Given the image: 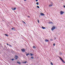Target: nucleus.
Segmentation results:
<instances>
[{
  "instance_id": "1",
  "label": "nucleus",
  "mask_w": 65,
  "mask_h": 65,
  "mask_svg": "<svg viewBox=\"0 0 65 65\" xmlns=\"http://www.w3.org/2000/svg\"><path fill=\"white\" fill-rule=\"evenodd\" d=\"M21 51L23 52H25V51H26V50L24 48H23L22 49H21Z\"/></svg>"
},
{
  "instance_id": "2",
  "label": "nucleus",
  "mask_w": 65,
  "mask_h": 65,
  "mask_svg": "<svg viewBox=\"0 0 65 65\" xmlns=\"http://www.w3.org/2000/svg\"><path fill=\"white\" fill-rule=\"evenodd\" d=\"M64 13V12L63 11H61L60 12V14H61V15L63 14Z\"/></svg>"
},
{
  "instance_id": "3",
  "label": "nucleus",
  "mask_w": 65,
  "mask_h": 65,
  "mask_svg": "<svg viewBox=\"0 0 65 65\" xmlns=\"http://www.w3.org/2000/svg\"><path fill=\"white\" fill-rule=\"evenodd\" d=\"M56 28L55 27H53L51 28L52 31H53L54 29H55Z\"/></svg>"
},
{
  "instance_id": "4",
  "label": "nucleus",
  "mask_w": 65,
  "mask_h": 65,
  "mask_svg": "<svg viewBox=\"0 0 65 65\" xmlns=\"http://www.w3.org/2000/svg\"><path fill=\"white\" fill-rule=\"evenodd\" d=\"M40 15H43V16H44L45 15L44 14H43L42 13H40Z\"/></svg>"
},
{
  "instance_id": "5",
  "label": "nucleus",
  "mask_w": 65,
  "mask_h": 65,
  "mask_svg": "<svg viewBox=\"0 0 65 65\" xmlns=\"http://www.w3.org/2000/svg\"><path fill=\"white\" fill-rule=\"evenodd\" d=\"M45 41L46 42H48L49 41L48 40H47V39H45Z\"/></svg>"
},
{
  "instance_id": "6",
  "label": "nucleus",
  "mask_w": 65,
  "mask_h": 65,
  "mask_svg": "<svg viewBox=\"0 0 65 65\" xmlns=\"http://www.w3.org/2000/svg\"><path fill=\"white\" fill-rule=\"evenodd\" d=\"M53 4H51L49 5V7H51V6H53Z\"/></svg>"
},
{
  "instance_id": "7",
  "label": "nucleus",
  "mask_w": 65,
  "mask_h": 65,
  "mask_svg": "<svg viewBox=\"0 0 65 65\" xmlns=\"http://www.w3.org/2000/svg\"><path fill=\"white\" fill-rule=\"evenodd\" d=\"M42 29H44L45 28V27H43V26H42Z\"/></svg>"
},
{
  "instance_id": "8",
  "label": "nucleus",
  "mask_w": 65,
  "mask_h": 65,
  "mask_svg": "<svg viewBox=\"0 0 65 65\" xmlns=\"http://www.w3.org/2000/svg\"><path fill=\"white\" fill-rule=\"evenodd\" d=\"M28 55H30V54H29V53H27L26 54V56H28Z\"/></svg>"
},
{
  "instance_id": "9",
  "label": "nucleus",
  "mask_w": 65,
  "mask_h": 65,
  "mask_svg": "<svg viewBox=\"0 0 65 65\" xmlns=\"http://www.w3.org/2000/svg\"><path fill=\"white\" fill-rule=\"evenodd\" d=\"M49 24H52L53 22H49Z\"/></svg>"
},
{
  "instance_id": "10",
  "label": "nucleus",
  "mask_w": 65,
  "mask_h": 65,
  "mask_svg": "<svg viewBox=\"0 0 65 65\" xmlns=\"http://www.w3.org/2000/svg\"><path fill=\"white\" fill-rule=\"evenodd\" d=\"M17 63H18V64H21V63L19 62V61H17Z\"/></svg>"
},
{
  "instance_id": "11",
  "label": "nucleus",
  "mask_w": 65,
  "mask_h": 65,
  "mask_svg": "<svg viewBox=\"0 0 65 65\" xmlns=\"http://www.w3.org/2000/svg\"><path fill=\"white\" fill-rule=\"evenodd\" d=\"M16 8L15 7L14 8H13V10H15V9H16Z\"/></svg>"
},
{
  "instance_id": "12",
  "label": "nucleus",
  "mask_w": 65,
  "mask_h": 65,
  "mask_svg": "<svg viewBox=\"0 0 65 65\" xmlns=\"http://www.w3.org/2000/svg\"><path fill=\"white\" fill-rule=\"evenodd\" d=\"M36 4L37 5H39V3H38V2H37Z\"/></svg>"
},
{
  "instance_id": "13",
  "label": "nucleus",
  "mask_w": 65,
  "mask_h": 65,
  "mask_svg": "<svg viewBox=\"0 0 65 65\" xmlns=\"http://www.w3.org/2000/svg\"><path fill=\"white\" fill-rule=\"evenodd\" d=\"M58 57H59V58L61 60L62 59L60 57H59V56H58Z\"/></svg>"
},
{
  "instance_id": "14",
  "label": "nucleus",
  "mask_w": 65,
  "mask_h": 65,
  "mask_svg": "<svg viewBox=\"0 0 65 65\" xmlns=\"http://www.w3.org/2000/svg\"><path fill=\"white\" fill-rule=\"evenodd\" d=\"M61 61H62V62H63V63H65V62H64V61H63V59H62L61 60Z\"/></svg>"
},
{
  "instance_id": "15",
  "label": "nucleus",
  "mask_w": 65,
  "mask_h": 65,
  "mask_svg": "<svg viewBox=\"0 0 65 65\" xmlns=\"http://www.w3.org/2000/svg\"><path fill=\"white\" fill-rule=\"evenodd\" d=\"M5 36H8V35L7 34H5Z\"/></svg>"
},
{
  "instance_id": "16",
  "label": "nucleus",
  "mask_w": 65,
  "mask_h": 65,
  "mask_svg": "<svg viewBox=\"0 0 65 65\" xmlns=\"http://www.w3.org/2000/svg\"><path fill=\"white\" fill-rule=\"evenodd\" d=\"M37 8H39V7L38 6H37Z\"/></svg>"
},
{
  "instance_id": "17",
  "label": "nucleus",
  "mask_w": 65,
  "mask_h": 65,
  "mask_svg": "<svg viewBox=\"0 0 65 65\" xmlns=\"http://www.w3.org/2000/svg\"><path fill=\"white\" fill-rule=\"evenodd\" d=\"M33 47L34 48H36V47H35V46H34Z\"/></svg>"
},
{
  "instance_id": "18",
  "label": "nucleus",
  "mask_w": 65,
  "mask_h": 65,
  "mask_svg": "<svg viewBox=\"0 0 65 65\" xmlns=\"http://www.w3.org/2000/svg\"><path fill=\"white\" fill-rule=\"evenodd\" d=\"M30 55L31 56H33V54H30Z\"/></svg>"
},
{
  "instance_id": "19",
  "label": "nucleus",
  "mask_w": 65,
  "mask_h": 65,
  "mask_svg": "<svg viewBox=\"0 0 65 65\" xmlns=\"http://www.w3.org/2000/svg\"><path fill=\"white\" fill-rule=\"evenodd\" d=\"M22 22H23L24 24H26V23H25V22L23 21H22Z\"/></svg>"
},
{
  "instance_id": "20",
  "label": "nucleus",
  "mask_w": 65,
  "mask_h": 65,
  "mask_svg": "<svg viewBox=\"0 0 65 65\" xmlns=\"http://www.w3.org/2000/svg\"><path fill=\"white\" fill-rule=\"evenodd\" d=\"M31 59H34V57L32 56L31 57Z\"/></svg>"
},
{
  "instance_id": "21",
  "label": "nucleus",
  "mask_w": 65,
  "mask_h": 65,
  "mask_svg": "<svg viewBox=\"0 0 65 65\" xmlns=\"http://www.w3.org/2000/svg\"><path fill=\"white\" fill-rule=\"evenodd\" d=\"M51 65H53V63L51 62Z\"/></svg>"
},
{
  "instance_id": "22",
  "label": "nucleus",
  "mask_w": 65,
  "mask_h": 65,
  "mask_svg": "<svg viewBox=\"0 0 65 65\" xmlns=\"http://www.w3.org/2000/svg\"><path fill=\"white\" fill-rule=\"evenodd\" d=\"M38 22L39 23V20L38 19Z\"/></svg>"
},
{
  "instance_id": "23",
  "label": "nucleus",
  "mask_w": 65,
  "mask_h": 65,
  "mask_svg": "<svg viewBox=\"0 0 65 65\" xmlns=\"http://www.w3.org/2000/svg\"><path fill=\"white\" fill-rule=\"evenodd\" d=\"M27 62L26 61H25L24 62V63L25 64H26V63H27Z\"/></svg>"
},
{
  "instance_id": "24",
  "label": "nucleus",
  "mask_w": 65,
  "mask_h": 65,
  "mask_svg": "<svg viewBox=\"0 0 65 65\" xmlns=\"http://www.w3.org/2000/svg\"><path fill=\"white\" fill-rule=\"evenodd\" d=\"M16 58H18V56H15Z\"/></svg>"
},
{
  "instance_id": "25",
  "label": "nucleus",
  "mask_w": 65,
  "mask_h": 65,
  "mask_svg": "<svg viewBox=\"0 0 65 65\" xmlns=\"http://www.w3.org/2000/svg\"><path fill=\"white\" fill-rule=\"evenodd\" d=\"M53 45L54 46H55V43H54Z\"/></svg>"
},
{
  "instance_id": "26",
  "label": "nucleus",
  "mask_w": 65,
  "mask_h": 65,
  "mask_svg": "<svg viewBox=\"0 0 65 65\" xmlns=\"http://www.w3.org/2000/svg\"><path fill=\"white\" fill-rule=\"evenodd\" d=\"M12 61H13V60H14V59L12 58Z\"/></svg>"
},
{
  "instance_id": "27",
  "label": "nucleus",
  "mask_w": 65,
  "mask_h": 65,
  "mask_svg": "<svg viewBox=\"0 0 65 65\" xmlns=\"http://www.w3.org/2000/svg\"><path fill=\"white\" fill-rule=\"evenodd\" d=\"M12 10H13V8H12Z\"/></svg>"
},
{
  "instance_id": "28",
  "label": "nucleus",
  "mask_w": 65,
  "mask_h": 65,
  "mask_svg": "<svg viewBox=\"0 0 65 65\" xmlns=\"http://www.w3.org/2000/svg\"><path fill=\"white\" fill-rule=\"evenodd\" d=\"M51 41H53V39H51L50 40Z\"/></svg>"
},
{
  "instance_id": "29",
  "label": "nucleus",
  "mask_w": 65,
  "mask_h": 65,
  "mask_svg": "<svg viewBox=\"0 0 65 65\" xmlns=\"http://www.w3.org/2000/svg\"><path fill=\"white\" fill-rule=\"evenodd\" d=\"M9 46H10L11 47H12V46H11L10 44H9Z\"/></svg>"
},
{
  "instance_id": "30",
  "label": "nucleus",
  "mask_w": 65,
  "mask_h": 65,
  "mask_svg": "<svg viewBox=\"0 0 65 65\" xmlns=\"http://www.w3.org/2000/svg\"><path fill=\"white\" fill-rule=\"evenodd\" d=\"M59 54H60V55H61L62 54V53H60Z\"/></svg>"
},
{
  "instance_id": "31",
  "label": "nucleus",
  "mask_w": 65,
  "mask_h": 65,
  "mask_svg": "<svg viewBox=\"0 0 65 65\" xmlns=\"http://www.w3.org/2000/svg\"><path fill=\"white\" fill-rule=\"evenodd\" d=\"M14 29V28H12V30H13Z\"/></svg>"
},
{
  "instance_id": "32",
  "label": "nucleus",
  "mask_w": 65,
  "mask_h": 65,
  "mask_svg": "<svg viewBox=\"0 0 65 65\" xmlns=\"http://www.w3.org/2000/svg\"><path fill=\"white\" fill-rule=\"evenodd\" d=\"M7 45H9V44H7Z\"/></svg>"
},
{
  "instance_id": "33",
  "label": "nucleus",
  "mask_w": 65,
  "mask_h": 65,
  "mask_svg": "<svg viewBox=\"0 0 65 65\" xmlns=\"http://www.w3.org/2000/svg\"><path fill=\"white\" fill-rule=\"evenodd\" d=\"M36 2H37V1H38V0H36Z\"/></svg>"
},
{
  "instance_id": "34",
  "label": "nucleus",
  "mask_w": 65,
  "mask_h": 65,
  "mask_svg": "<svg viewBox=\"0 0 65 65\" xmlns=\"http://www.w3.org/2000/svg\"><path fill=\"white\" fill-rule=\"evenodd\" d=\"M63 7H64V8H65V5H63Z\"/></svg>"
},
{
  "instance_id": "35",
  "label": "nucleus",
  "mask_w": 65,
  "mask_h": 65,
  "mask_svg": "<svg viewBox=\"0 0 65 65\" xmlns=\"http://www.w3.org/2000/svg\"><path fill=\"white\" fill-rule=\"evenodd\" d=\"M27 17H28V18H30V16H27Z\"/></svg>"
},
{
  "instance_id": "36",
  "label": "nucleus",
  "mask_w": 65,
  "mask_h": 65,
  "mask_svg": "<svg viewBox=\"0 0 65 65\" xmlns=\"http://www.w3.org/2000/svg\"><path fill=\"white\" fill-rule=\"evenodd\" d=\"M24 1H26V0H24Z\"/></svg>"
},
{
  "instance_id": "37",
  "label": "nucleus",
  "mask_w": 65,
  "mask_h": 65,
  "mask_svg": "<svg viewBox=\"0 0 65 65\" xmlns=\"http://www.w3.org/2000/svg\"><path fill=\"white\" fill-rule=\"evenodd\" d=\"M15 59H18V58H16Z\"/></svg>"
},
{
  "instance_id": "38",
  "label": "nucleus",
  "mask_w": 65,
  "mask_h": 65,
  "mask_svg": "<svg viewBox=\"0 0 65 65\" xmlns=\"http://www.w3.org/2000/svg\"><path fill=\"white\" fill-rule=\"evenodd\" d=\"M39 17H40V15Z\"/></svg>"
},
{
  "instance_id": "39",
  "label": "nucleus",
  "mask_w": 65,
  "mask_h": 65,
  "mask_svg": "<svg viewBox=\"0 0 65 65\" xmlns=\"http://www.w3.org/2000/svg\"><path fill=\"white\" fill-rule=\"evenodd\" d=\"M23 63H24V62H23Z\"/></svg>"
}]
</instances>
